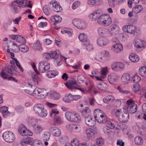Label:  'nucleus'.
Listing matches in <instances>:
<instances>
[{
  "mask_svg": "<svg viewBox=\"0 0 146 146\" xmlns=\"http://www.w3.org/2000/svg\"><path fill=\"white\" fill-rule=\"evenodd\" d=\"M98 122L100 123H105L106 125H108L109 127L111 129H113L114 128V124L108 119L107 117L104 113H103L101 117L99 120H98Z\"/></svg>",
  "mask_w": 146,
  "mask_h": 146,
  "instance_id": "nucleus-6",
  "label": "nucleus"
},
{
  "mask_svg": "<svg viewBox=\"0 0 146 146\" xmlns=\"http://www.w3.org/2000/svg\"><path fill=\"white\" fill-rule=\"evenodd\" d=\"M49 130L52 133L54 136L58 137L61 134V131L58 128L55 127H51L49 129Z\"/></svg>",
  "mask_w": 146,
  "mask_h": 146,
  "instance_id": "nucleus-23",
  "label": "nucleus"
},
{
  "mask_svg": "<svg viewBox=\"0 0 146 146\" xmlns=\"http://www.w3.org/2000/svg\"><path fill=\"white\" fill-rule=\"evenodd\" d=\"M50 57L54 59H57L59 57V55L56 51L50 52Z\"/></svg>",
  "mask_w": 146,
  "mask_h": 146,
  "instance_id": "nucleus-56",
  "label": "nucleus"
},
{
  "mask_svg": "<svg viewBox=\"0 0 146 146\" xmlns=\"http://www.w3.org/2000/svg\"><path fill=\"white\" fill-rule=\"evenodd\" d=\"M111 68L112 70L118 71L124 69L125 68V66L121 62H115L112 64Z\"/></svg>",
  "mask_w": 146,
  "mask_h": 146,
  "instance_id": "nucleus-11",
  "label": "nucleus"
},
{
  "mask_svg": "<svg viewBox=\"0 0 146 146\" xmlns=\"http://www.w3.org/2000/svg\"><path fill=\"white\" fill-rule=\"evenodd\" d=\"M143 9V7L140 5H135L133 8V12L135 13H138L140 12Z\"/></svg>",
  "mask_w": 146,
  "mask_h": 146,
  "instance_id": "nucleus-40",
  "label": "nucleus"
},
{
  "mask_svg": "<svg viewBox=\"0 0 146 146\" xmlns=\"http://www.w3.org/2000/svg\"><path fill=\"white\" fill-rule=\"evenodd\" d=\"M115 100L114 97L112 95H108L103 99V102L106 104L111 102Z\"/></svg>",
  "mask_w": 146,
  "mask_h": 146,
  "instance_id": "nucleus-37",
  "label": "nucleus"
},
{
  "mask_svg": "<svg viewBox=\"0 0 146 146\" xmlns=\"http://www.w3.org/2000/svg\"><path fill=\"white\" fill-rule=\"evenodd\" d=\"M129 119V115L128 112L125 108H123L121 114L118 119L119 121L121 122H126Z\"/></svg>",
  "mask_w": 146,
  "mask_h": 146,
  "instance_id": "nucleus-9",
  "label": "nucleus"
},
{
  "mask_svg": "<svg viewBox=\"0 0 146 146\" xmlns=\"http://www.w3.org/2000/svg\"><path fill=\"white\" fill-rule=\"evenodd\" d=\"M77 80L80 84L88 85L87 79L83 75H80L78 76Z\"/></svg>",
  "mask_w": 146,
  "mask_h": 146,
  "instance_id": "nucleus-27",
  "label": "nucleus"
},
{
  "mask_svg": "<svg viewBox=\"0 0 146 146\" xmlns=\"http://www.w3.org/2000/svg\"><path fill=\"white\" fill-rule=\"evenodd\" d=\"M96 143L98 146H104V139L102 138H99L96 139Z\"/></svg>",
  "mask_w": 146,
  "mask_h": 146,
  "instance_id": "nucleus-55",
  "label": "nucleus"
},
{
  "mask_svg": "<svg viewBox=\"0 0 146 146\" xmlns=\"http://www.w3.org/2000/svg\"><path fill=\"white\" fill-rule=\"evenodd\" d=\"M11 43L12 44L11 48L12 51L15 52H18L19 51L20 46H19L13 41H11Z\"/></svg>",
  "mask_w": 146,
  "mask_h": 146,
  "instance_id": "nucleus-35",
  "label": "nucleus"
},
{
  "mask_svg": "<svg viewBox=\"0 0 146 146\" xmlns=\"http://www.w3.org/2000/svg\"><path fill=\"white\" fill-rule=\"evenodd\" d=\"M133 43L135 46L137 48H140L144 47L145 42L143 40L137 38H135L133 41Z\"/></svg>",
  "mask_w": 146,
  "mask_h": 146,
  "instance_id": "nucleus-16",
  "label": "nucleus"
},
{
  "mask_svg": "<svg viewBox=\"0 0 146 146\" xmlns=\"http://www.w3.org/2000/svg\"><path fill=\"white\" fill-rule=\"evenodd\" d=\"M48 114V112L44 108L42 110L40 111L37 115L38 116L41 117H45Z\"/></svg>",
  "mask_w": 146,
  "mask_h": 146,
  "instance_id": "nucleus-49",
  "label": "nucleus"
},
{
  "mask_svg": "<svg viewBox=\"0 0 146 146\" xmlns=\"http://www.w3.org/2000/svg\"><path fill=\"white\" fill-rule=\"evenodd\" d=\"M32 78L33 81L35 83H37L40 80L39 78L38 77L36 74H33Z\"/></svg>",
  "mask_w": 146,
  "mask_h": 146,
  "instance_id": "nucleus-62",
  "label": "nucleus"
},
{
  "mask_svg": "<svg viewBox=\"0 0 146 146\" xmlns=\"http://www.w3.org/2000/svg\"><path fill=\"white\" fill-rule=\"evenodd\" d=\"M29 1L27 0H18L15 1L11 4V7L15 13H18L21 7H24L26 6L31 8L32 5L29 4Z\"/></svg>",
  "mask_w": 146,
  "mask_h": 146,
  "instance_id": "nucleus-2",
  "label": "nucleus"
},
{
  "mask_svg": "<svg viewBox=\"0 0 146 146\" xmlns=\"http://www.w3.org/2000/svg\"><path fill=\"white\" fill-rule=\"evenodd\" d=\"M50 137V134L48 131L44 132L42 137V139L44 141H48Z\"/></svg>",
  "mask_w": 146,
  "mask_h": 146,
  "instance_id": "nucleus-38",
  "label": "nucleus"
},
{
  "mask_svg": "<svg viewBox=\"0 0 146 146\" xmlns=\"http://www.w3.org/2000/svg\"><path fill=\"white\" fill-rule=\"evenodd\" d=\"M16 40L21 44H25L26 42L25 39L23 36L19 35H17Z\"/></svg>",
  "mask_w": 146,
  "mask_h": 146,
  "instance_id": "nucleus-47",
  "label": "nucleus"
},
{
  "mask_svg": "<svg viewBox=\"0 0 146 146\" xmlns=\"http://www.w3.org/2000/svg\"><path fill=\"white\" fill-rule=\"evenodd\" d=\"M111 128L108 126L106 125L104 126L103 129V131L104 133L109 135L111 132V131L110 130Z\"/></svg>",
  "mask_w": 146,
  "mask_h": 146,
  "instance_id": "nucleus-53",
  "label": "nucleus"
},
{
  "mask_svg": "<svg viewBox=\"0 0 146 146\" xmlns=\"http://www.w3.org/2000/svg\"><path fill=\"white\" fill-rule=\"evenodd\" d=\"M58 74V72L55 70L48 71L47 74V76L49 78H52L55 77Z\"/></svg>",
  "mask_w": 146,
  "mask_h": 146,
  "instance_id": "nucleus-42",
  "label": "nucleus"
},
{
  "mask_svg": "<svg viewBox=\"0 0 146 146\" xmlns=\"http://www.w3.org/2000/svg\"><path fill=\"white\" fill-rule=\"evenodd\" d=\"M53 121L55 124L56 125H59L63 123V121L61 117L58 116H55Z\"/></svg>",
  "mask_w": 146,
  "mask_h": 146,
  "instance_id": "nucleus-45",
  "label": "nucleus"
},
{
  "mask_svg": "<svg viewBox=\"0 0 146 146\" xmlns=\"http://www.w3.org/2000/svg\"><path fill=\"white\" fill-rule=\"evenodd\" d=\"M117 89L120 93L124 94H127L130 93L129 91L124 90L120 86H118Z\"/></svg>",
  "mask_w": 146,
  "mask_h": 146,
  "instance_id": "nucleus-60",
  "label": "nucleus"
},
{
  "mask_svg": "<svg viewBox=\"0 0 146 146\" xmlns=\"http://www.w3.org/2000/svg\"><path fill=\"white\" fill-rule=\"evenodd\" d=\"M121 80L123 84H128L130 82V75L128 74H124L121 77Z\"/></svg>",
  "mask_w": 146,
  "mask_h": 146,
  "instance_id": "nucleus-29",
  "label": "nucleus"
},
{
  "mask_svg": "<svg viewBox=\"0 0 146 146\" xmlns=\"http://www.w3.org/2000/svg\"><path fill=\"white\" fill-rule=\"evenodd\" d=\"M85 121L86 124L89 127H94L96 123L95 120L91 116L85 119Z\"/></svg>",
  "mask_w": 146,
  "mask_h": 146,
  "instance_id": "nucleus-21",
  "label": "nucleus"
},
{
  "mask_svg": "<svg viewBox=\"0 0 146 146\" xmlns=\"http://www.w3.org/2000/svg\"><path fill=\"white\" fill-rule=\"evenodd\" d=\"M26 130L25 126L23 124H21L18 128V131L22 135L24 136L27 135L26 133Z\"/></svg>",
  "mask_w": 146,
  "mask_h": 146,
  "instance_id": "nucleus-36",
  "label": "nucleus"
},
{
  "mask_svg": "<svg viewBox=\"0 0 146 146\" xmlns=\"http://www.w3.org/2000/svg\"><path fill=\"white\" fill-rule=\"evenodd\" d=\"M103 114L102 111L100 109H98L95 110L94 112L95 120L98 121Z\"/></svg>",
  "mask_w": 146,
  "mask_h": 146,
  "instance_id": "nucleus-31",
  "label": "nucleus"
},
{
  "mask_svg": "<svg viewBox=\"0 0 146 146\" xmlns=\"http://www.w3.org/2000/svg\"><path fill=\"white\" fill-rule=\"evenodd\" d=\"M109 54V52L107 50H102L101 53V56L96 57L95 58V60H98L100 61H105L107 58Z\"/></svg>",
  "mask_w": 146,
  "mask_h": 146,
  "instance_id": "nucleus-17",
  "label": "nucleus"
},
{
  "mask_svg": "<svg viewBox=\"0 0 146 146\" xmlns=\"http://www.w3.org/2000/svg\"><path fill=\"white\" fill-rule=\"evenodd\" d=\"M108 72V70L107 67L102 68L101 69L102 75L103 78L105 77Z\"/></svg>",
  "mask_w": 146,
  "mask_h": 146,
  "instance_id": "nucleus-63",
  "label": "nucleus"
},
{
  "mask_svg": "<svg viewBox=\"0 0 146 146\" xmlns=\"http://www.w3.org/2000/svg\"><path fill=\"white\" fill-rule=\"evenodd\" d=\"M33 146H43V145L42 144L41 142L38 139L33 140Z\"/></svg>",
  "mask_w": 146,
  "mask_h": 146,
  "instance_id": "nucleus-59",
  "label": "nucleus"
},
{
  "mask_svg": "<svg viewBox=\"0 0 146 146\" xmlns=\"http://www.w3.org/2000/svg\"><path fill=\"white\" fill-rule=\"evenodd\" d=\"M33 139L32 138L30 137H27L26 138L22 139L20 143L22 146H25L28 144L32 145L33 143Z\"/></svg>",
  "mask_w": 146,
  "mask_h": 146,
  "instance_id": "nucleus-22",
  "label": "nucleus"
},
{
  "mask_svg": "<svg viewBox=\"0 0 146 146\" xmlns=\"http://www.w3.org/2000/svg\"><path fill=\"white\" fill-rule=\"evenodd\" d=\"M129 60L133 62H138L139 60V57L137 55L132 53L129 56Z\"/></svg>",
  "mask_w": 146,
  "mask_h": 146,
  "instance_id": "nucleus-34",
  "label": "nucleus"
},
{
  "mask_svg": "<svg viewBox=\"0 0 146 146\" xmlns=\"http://www.w3.org/2000/svg\"><path fill=\"white\" fill-rule=\"evenodd\" d=\"M134 140L135 144L137 145H142L143 143V139L141 137L139 136H137L135 137Z\"/></svg>",
  "mask_w": 146,
  "mask_h": 146,
  "instance_id": "nucleus-44",
  "label": "nucleus"
},
{
  "mask_svg": "<svg viewBox=\"0 0 146 146\" xmlns=\"http://www.w3.org/2000/svg\"><path fill=\"white\" fill-rule=\"evenodd\" d=\"M109 42L108 40L105 37H100L97 40V43L99 46H103L107 44Z\"/></svg>",
  "mask_w": 146,
  "mask_h": 146,
  "instance_id": "nucleus-20",
  "label": "nucleus"
},
{
  "mask_svg": "<svg viewBox=\"0 0 146 146\" xmlns=\"http://www.w3.org/2000/svg\"><path fill=\"white\" fill-rule=\"evenodd\" d=\"M33 47L35 49L40 51L42 50V46L40 43V41L38 40H37L36 43L34 44Z\"/></svg>",
  "mask_w": 146,
  "mask_h": 146,
  "instance_id": "nucleus-43",
  "label": "nucleus"
},
{
  "mask_svg": "<svg viewBox=\"0 0 146 146\" xmlns=\"http://www.w3.org/2000/svg\"><path fill=\"white\" fill-rule=\"evenodd\" d=\"M127 106L126 107L127 110L129 113H133L137 110V105L135 104L133 100L129 99L127 101Z\"/></svg>",
  "mask_w": 146,
  "mask_h": 146,
  "instance_id": "nucleus-5",
  "label": "nucleus"
},
{
  "mask_svg": "<svg viewBox=\"0 0 146 146\" xmlns=\"http://www.w3.org/2000/svg\"><path fill=\"white\" fill-rule=\"evenodd\" d=\"M141 80V78L139 76L137 75H135L132 77L131 81L133 83L136 82V83H138Z\"/></svg>",
  "mask_w": 146,
  "mask_h": 146,
  "instance_id": "nucleus-54",
  "label": "nucleus"
},
{
  "mask_svg": "<svg viewBox=\"0 0 146 146\" xmlns=\"http://www.w3.org/2000/svg\"><path fill=\"white\" fill-rule=\"evenodd\" d=\"M59 113L58 110L56 109L52 110L50 113V116L52 117H55V116H57L56 115Z\"/></svg>",
  "mask_w": 146,
  "mask_h": 146,
  "instance_id": "nucleus-57",
  "label": "nucleus"
},
{
  "mask_svg": "<svg viewBox=\"0 0 146 146\" xmlns=\"http://www.w3.org/2000/svg\"><path fill=\"white\" fill-rule=\"evenodd\" d=\"M111 49L114 52L117 53H119L123 50L122 45L121 44L118 43L113 45Z\"/></svg>",
  "mask_w": 146,
  "mask_h": 146,
  "instance_id": "nucleus-24",
  "label": "nucleus"
},
{
  "mask_svg": "<svg viewBox=\"0 0 146 146\" xmlns=\"http://www.w3.org/2000/svg\"><path fill=\"white\" fill-rule=\"evenodd\" d=\"M140 86L138 83L134 84L132 86V90L135 92H138L140 90Z\"/></svg>",
  "mask_w": 146,
  "mask_h": 146,
  "instance_id": "nucleus-52",
  "label": "nucleus"
},
{
  "mask_svg": "<svg viewBox=\"0 0 146 146\" xmlns=\"http://www.w3.org/2000/svg\"><path fill=\"white\" fill-rule=\"evenodd\" d=\"M24 44H21L19 45L20 49L21 51L23 52H26L29 51V48Z\"/></svg>",
  "mask_w": 146,
  "mask_h": 146,
  "instance_id": "nucleus-51",
  "label": "nucleus"
},
{
  "mask_svg": "<svg viewBox=\"0 0 146 146\" xmlns=\"http://www.w3.org/2000/svg\"><path fill=\"white\" fill-rule=\"evenodd\" d=\"M72 23L77 28L80 29H84L86 28V25L84 21L78 19L73 20Z\"/></svg>",
  "mask_w": 146,
  "mask_h": 146,
  "instance_id": "nucleus-10",
  "label": "nucleus"
},
{
  "mask_svg": "<svg viewBox=\"0 0 146 146\" xmlns=\"http://www.w3.org/2000/svg\"><path fill=\"white\" fill-rule=\"evenodd\" d=\"M66 103L70 102L72 101V95L69 93L68 95L66 96L62 99Z\"/></svg>",
  "mask_w": 146,
  "mask_h": 146,
  "instance_id": "nucleus-46",
  "label": "nucleus"
},
{
  "mask_svg": "<svg viewBox=\"0 0 146 146\" xmlns=\"http://www.w3.org/2000/svg\"><path fill=\"white\" fill-rule=\"evenodd\" d=\"M108 79L110 84H115L118 80V77L115 74L112 73L109 75Z\"/></svg>",
  "mask_w": 146,
  "mask_h": 146,
  "instance_id": "nucleus-19",
  "label": "nucleus"
},
{
  "mask_svg": "<svg viewBox=\"0 0 146 146\" xmlns=\"http://www.w3.org/2000/svg\"><path fill=\"white\" fill-rule=\"evenodd\" d=\"M65 115L66 119L71 122H77L80 119V115L77 113L67 111L65 113Z\"/></svg>",
  "mask_w": 146,
  "mask_h": 146,
  "instance_id": "nucleus-4",
  "label": "nucleus"
},
{
  "mask_svg": "<svg viewBox=\"0 0 146 146\" xmlns=\"http://www.w3.org/2000/svg\"><path fill=\"white\" fill-rule=\"evenodd\" d=\"M120 29L119 27L116 25H113L110 26L109 31L110 34L112 35L115 36L118 34Z\"/></svg>",
  "mask_w": 146,
  "mask_h": 146,
  "instance_id": "nucleus-13",
  "label": "nucleus"
},
{
  "mask_svg": "<svg viewBox=\"0 0 146 146\" xmlns=\"http://www.w3.org/2000/svg\"><path fill=\"white\" fill-rule=\"evenodd\" d=\"M68 128L70 130L75 132H78L80 131L81 128L79 125L70 124L68 125Z\"/></svg>",
  "mask_w": 146,
  "mask_h": 146,
  "instance_id": "nucleus-28",
  "label": "nucleus"
},
{
  "mask_svg": "<svg viewBox=\"0 0 146 146\" xmlns=\"http://www.w3.org/2000/svg\"><path fill=\"white\" fill-rule=\"evenodd\" d=\"M48 93L44 88H36L34 91V97L39 99H44L48 95Z\"/></svg>",
  "mask_w": 146,
  "mask_h": 146,
  "instance_id": "nucleus-3",
  "label": "nucleus"
},
{
  "mask_svg": "<svg viewBox=\"0 0 146 146\" xmlns=\"http://www.w3.org/2000/svg\"><path fill=\"white\" fill-rule=\"evenodd\" d=\"M139 74L141 76L146 78V70L145 66H142L139 70Z\"/></svg>",
  "mask_w": 146,
  "mask_h": 146,
  "instance_id": "nucleus-50",
  "label": "nucleus"
},
{
  "mask_svg": "<svg viewBox=\"0 0 146 146\" xmlns=\"http://www.w3.org/2000/svg\"><path fill=\"white\" fill-rule=\"evenodd\" d=\"M122 110L121 109H115L111 111V113L116 116L118 119L120 116V114L121 112H122Z\"/></svg>",
  "mask_w": 146,
  "mask_h": 146,
  "instance_id": "nucleus-41",
  "label": "nucleus"
},
{
  "mask_svg": "<svg viewBox=\"0 0 146 146\" xmlns=\"http://www.w3.org/2000/svg\"><path fill=\"white\" fill-rule=\"evenodd\" d=\"M0 111L5 118H7L10 115L11 113L8 110V108L6 106H3L0 108Z\"/></svg>",
  "mask_w": 146,
  "mask_h": 146,
  "instance_id": "nucleus-30",
  "label": "nucleus"
},
{
  "mask_svg": "<svg viewBox=\"0 0 146 146\" xmlns=\"http://www.w3.org/2000/svg\"><path fill=\"white\" fill-rule=\"evenodd\" d=\"M66 86L69 89L73 90L76 88L78 85L76 81L74 79L69 80L66 83Z\"/></svg>",
  "mask_w": 146,
  "mask_h": 146,
  "instance_id": "nucleus-14",
  "label": "nucleus"
},
{
  "mask_svg": "<svg viewBox=\"0 0 146 146\" xmlns=\"http://www.w3.org/2000/svg\"><path fill=\"white\" fill-rule=\"evenodd\" d=\"M16 68V67L14 64L11 65V66L5 67V70L11 75H15L17 74V72L15 70Z\"/></svg>",
  "mask_w": 146,
  "mask_h": 146,
  "instance_id": "nucleus-18",
  "label": "nucleus"
},
{
  "mask_svg": "<svg viewBox=\"0 0 146 146\" xmlns=\"http://www.w3.org/2000/svg\"><path fill=\"white\" fill-rule=\"evenodd\" d=\"M78 38L80 41L84 44L86 42H88V41H89V39L88 38L87 35L84 33L80 34L78 36Z\"/></svg>",
  "mask_w": 146,
  "mask_h": 146,
  "instance_id": "nucleus-33",
  "label": "nucleus"
},
{
  "mask_svg": "<svg viewBox=\"0 0 146 146\" xmlns=\"http://www.w3.org/2000/svg\"><path fill=\"white\" fill-rule=\"evenodd\" d=\"M33 131L36 134H39L44 130V128L41 125H36L35 123L33 125Z\"/></svg>",
  "mask_w": 146,
  "mask_h": 146,
  "instance_id": "nucleus-25",
  "label": "nucleus"
},
{
  "mask_svg": "<svg viewBox=\"0 0 146 146\" xmlns=\"http://www.w3.org/2000/svg\"><path fill=\"white\" fill-rule=\"evenodd\" d=\"M98 34L100 35H106L108 33L107 30L104 28H100L98 29Z\"/></svg>",
  "mask_w": 146,
  "mask_h": 146,
  "instance_id": "nucleus-48",
  "label": "nucleus"
},
{
  "mask_svg": "<svg viewBox=\"0 0 146 146\" xmlns=\"http://www.w3.org/2000/svg\"><path fill=\"white\" fill-rule=\"evenodd\" d=\"M50 5L52 6V9L55 12H60L62 10V9L60 5L56 1H52L50 2Z\"/></svg>",
  "mask_w": 146,
  "mask_h": 146,
  "instance_id": "nucleus-15",
  "label": "nucleus"
},
{
  "mask_svg": "<svg viewBox=\"0 0 146 146\" xmlns=\"http://www.w3.org/2000/svg\"><path fill=\"white\" fill-rule=\"evenodd\" d=\"M80 4V1H77L74 2L72 6V9H75L78 8Z\"/></svg>",
  "mask_w": 146,
  "mask_h": 146,
  "instance_id": "nucleus-64",
  "label": "nucleus"
},
{
  "mask_svg": "<svg viewBox=\"0 0 146 146\" xmlns=\"http://www.w3.org/2000/svg\"><path fill=\"white\" fill-rule=\"evenodd\" d=\"M44 108L43 106L41 104H35L33 106V109L35 113L37 114L38 113L40 112Z\"/></svg>",
  "mask_w": 146,
  "mask_h": 146,
  "instance_id": "nucleus-32",
  "label": "nucleus"
},
{
  "mask_svg": "<svg viewBox=\"0 0 146 146\" xmlns=\"http://www.w3.org/2000/svg\"><path fill=\"white\" fill-rule=\"evenodd\" d=\"M48 7L46 5H44L43 8V11L44 13L46 15H48L50 14V11L48 9Z\"/></svg>",
  "mask_w": 146,
  "mask_h": 146,
  "instance_id": "nucleus-61",
  "label": "nucleus"
},
{
  "mask_svg": "<svg viewBox=\"0 0 146 146\" xmlns=\"http://www.w3.org/2000/svg\"><path fill=\"white\" fill-rule=\"evenodd\" d=\"M3 137L5 141L8 143L13 142L15 139L14 134L11 132L6 131L3 134Z\"/></svg>",
  "mask_w": 146,
  "mask_h": 146,
  "instance_id": "nucleus-8",
  "label": "nucleus"
},
{
  "mask_svg": "<svg viewBox=\"0 0 146 146\" xmlns=\"http://www.w3.org/2000/svg\"><path fill=\"white\" fill-rule=\"evenodd\" d=\"M97 87L100 90L105 91L107 89L108 86L105 83H99L97 84Z\"/></svg>",
  "mask_w": 146,
  "mask_h": 146,
  "instance_id": "nucleus-39",
  "label": "nucleus"
},
{
  "mask_svg": "<svg viewBox=\"0 0 146 146\" xmlns=\"http://www.w3.org/2000/svg\"><path fill=\"white\" fill-rule=\"evenodd\" d=\"M89 19L92 21H97L101 25L108 26L112 22L111 19L108 14H104L101 9H98L89 15Z\"/></svg>",
  "mask_w": 146,
  "mask_h": 146,
  "instance_id": "nucleus-1",
  "label": "nucleus"
},
{
  "mask_svg": "<svg viewBox=\"0 0 146 146\" xmlns=\"http://www.w3.org/2000/svg\"><path fill=\"white\" fill-rule=\"evenodd\" d=\"M81 114L86 119L91 116V110L89 108L86 107L81 111Z\"/></svg>",
  "mask_w": 146,
  "mask_h": 146,
  "instance_id": "nucleus-26",
  "label": "nucleus"
},
{
  "mask_svg": "<svg viewBox=\"0 0 146 146\" xmlns=\"http://www.w3.org/2000/svg\"><path fill=\"white\" fill-rule=\"evenodd\" d=\"M38 69L40 72L44 73L48 71L50 68V65L47 62L45 61H41L38 64Z\"/></svg>",
  "mask_w": 146,
  "mask_h": 146,
  "instance_id": "nucleus-7",
  "label": "nucleus"
},
{
  "mask_svg": "<svg viewBox=\"0 0 146 146\" xmlns=\"http://www.w3.org/2000/svg\"><path fill=\"white\" fill-rule=\"evenodd\" d=\"M84 44L86 46V49L88 51H91L94 49L93 45L90 43L89 41H88V42L84 43Z\"/></svg>",
  "mask_w": 146,
  "mask_h": 146,
  "instance_id": "nucleus-58",
  "label": "nucleus"
},
{
  "mask_svg": "<svg viewBox=\"0 0 146 146\" xmlns=\"http://www.w3.org/2000/svg\"><path fill=\"white\" fill-rule=\"evenodd\" d=\"M123 31L131 34H134L136 30V27L133 25H126L123 27Z\"/></svg>",
  "mask_w": 146,
  "mask_h": 146,
  "instance_id": "nucleus-12",
  "label": "nucleus"
}]
</instances>
